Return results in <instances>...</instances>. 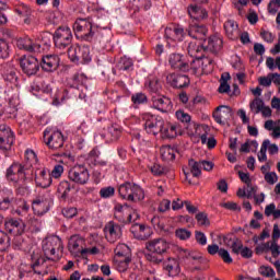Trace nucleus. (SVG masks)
<instances>
[{"instance_id":"1","label":"nucleus","mask_w":280,"mask_h":280,"mask_svg":"<svg viewBox=\"0 0 280 280\" xmlns=\"http://www.w3.org/2000/svg\"><path fill=\"white\" fill-rule=\"evenodd\" d=\"M2 75H3L4 82L10 84L12 89V90L5 91L9 97V104L10 106H12V108H16V106H19L20 104L19 75H16V69L14 68L7 69Z\"/></svg>"},{"instance_id":"2","label":"nucleus","mask_w":280,"mask_h":280,"mask_svg":"<svg viewBox=\"0 0 280 280\" xmlns=\"http://www.w3.org/2000/svg\"><path fill=\"white\" fill-rule=\"evenodd\" d=\"M7 179L13 185H19V183H25L32 178V170L25 167L21 163H13L5 173Z\"/></svg>"},{"instance_id":"3","label":"nucleus","mask_w":280,"mask_h":280,"mask_svg":"<svg viewBox=\"0 0 280 280\" xmlns=\"http://www.w3.org/2000/svg\"><path fill=\"white\" fill-rule=\"evenodd\" d=\"M4 228L8 233L15 236L13 241L15 248H23V237L21 235L25 233V222L22 219H9L4 222Z\"/></svg>"},{"instance_id":"4","label":"nucleus","mask_w":280,"mask_h":280,"mask_svg":"<svg viewBox=\"0 0 280 280\" xmlns=\"http://www.w3.org/2000/svg\"><path fill=\"white\" fill-rule=\"evenodd\" d=\"M62 248V241L58 236H48L43 241V250L45 257L50 259V261L60 260V255L57 254V250Z\"/></svg>"},{"instance_id":"5","label":"nucleus","mask_w":280,"mask_h":280,"mask_svg":"<svg viewBox=\"0 0 280 280\" xmlns=\"http://www.w3.org/2000/svg\"><path fill=\"white\" fill-rule=\"evenodd\" d=\"M187 33L185 28L180 25H170L164 31V38L166 40L167 47H176L177 43L185 40Z\"/></svg>"},{"instance_id":"6","label":"nucleus","mask_w":280,"mask_h":280,"mask_svg":"<svg viewBox=\"0 0 280 280\" xmlns=\"http://www.w3.org/2000/svg\"><path fill=\"white\" fill-rule=\"evenodd\" d=\"M75 36L84 38V40H92L94 36L93 23L89 19H78L73 24Z\"/></svg>"},{"instance_id":"7","label":"nucleus","mask_w":280,"mask_h":280,"mask_svg":"<svg viewBox=\"0 0 280 280\" xmlns=\"http://www.w3.org/2000/svg\"><path fill=\"white\" fill-rule=\"evenodd\" d=\"M142 119L144 121V130L148 135H152L153 137L161 135L163 118L151 114H143Z\"/></svg>"},{"instance_id":"8","label":"nucleus","mask_w":280,"mask_h":280,"mask_svg":"<svg viewBox=\"0 0 280 280\" xmlns=\"http://www.w3.org/2000/svg\"><path fill=\"white\" fill-rule=\"evenodd\" d=\"M190 69L195 75H205L213 71V60L208 57H199L192 60Z\"/></svg>"},{"instance_id":"9","label":"nucleus","mask_w":280,"mask_h":280,"mask_svg":"<svg viewBox=\"0 0 280 280\" xmlns=\"http://www.w3.org/2000/svg\"><path fill=\"white\" fill-rule=\"evenodd\" d=\"M73 34L69 26L59 27L54 34L55 47L57 49H65L68 45H71Z\"/></svg>"},{"instance_id":"10","label":"nucleus","mask_w":280,"mask_h":280,"mask_svg":"<svg viewBox=\"0 0 280 280\" xmlns=\"http://www.w3.org/2000/svg\"><path fill=\"white\" fill-rule=\"evenodd\" d=\"M69 178L77 185H86L89 183V178H91V174L86 166L77 165L69 171Z\"/></svg>"},{"instance_id":"11","label":"nucleus","mask_w":280,"mask_h":280,"mask_svg":"<svg viewBox=\"0 0 280 280\" xmlns=\"http://www.w3.org/2000/svg\"><path fill=\"white\" fill-rule=\"evenodd\" d=\"M50 205H51V198L49 197L48 192H44L37 196L32 202L34 214L45 215V213L49 211Z\"/></svg>"},{"instance_id":"12","label":"nucleus","mask_w":280,"mask_h":280,"mask_svg":"<svg viewBox=\"0 0 280 280\" xmlns=\"http://www.w3.org/2000/svg\"><path fill=\"white\" fill-rule=\"evenodd\" d=\"M20 67L26 75H36L40 66L34 56H23L20 58Z\"/></svg>"},{"instance_id":"13","label":"nucleus","mask_w":280,"mask_h":280,"mask_svg":"<svg viewBox=\"0 0 280 280\" xmlns=\"http://www.w3.org/2000/svg\"><path fill=\"white\" fill-rule=\"evenodd\" d=\"M147 250L153 255H165L170 250V242L163 237L153 238L147 243Z\"/></svg>"},{"instance_id":"14","label":"nucleus","mask_w":280,"mask_h":280,"mask_svg":"<svg viewBox=\"0 0 280 280\" xmlns=\"http://www.w3.org/2000/svg\"><path fill=\"white\" fill-rule=\"evenodd\" d=\"M14 144V131L8 125H0V150H11Z\"/></svg>"},{"instance_id":"15","label":"nucleus","mask_w":280,"mask_h":280,"mask_svg":"<svg viewBox=\"0 0 280 280\" xmlns=\"http://www.w3.org/2000/svg\"><path fill=\"white\" fill-rule=\"evenodd\" d=\"M49 129H46L44 131V139H47V145L51 150H60L62 145H65V137L62 136V132L60 130H55L50 136H49Z\"/></svg>"},{"instance_id":"16","label":"nucleus","mask_w":280,"mask_h":280,"mask_svg":"<svg viewBox=\"0 0 280 280\" xmlns=\"http://www.w3.org/2000/svg\"><path fill=\"white\" fill-rule=\"evenodd\" d=\"M249 110L253 115H261L262 117H272V109L267 106L264 100L256 97L249 103Z\"/></svg>"},{"instance_id":"17","label":"nucleus","mask_w":280,"mask_h":280,"mask_svg":"<svg viewBox=\"0 0 280 280\" xmlns=\"http://www.w3.org/2000/svg\"><path fill=\"white\" fill-rule=\"evenodd\" d=\"M104 232L107 242H110L112 244L117 242V240H119L122 235L121 226L113 221L105 225Z\"/></svg>"},{"instance_id":"18","label":"nucleus","mask_w":280,"mask_h":280,"mask_svg":"<svg viewBox=\"0 0 280 280\" xmlns=\"http://www.w3.org/2000/svg\"><path fill=\"white\" fill-rule=\"evenodd\" d=\"M180 135V127L177 124L163 120L160 136L162 139H176Z\"/></svg>"},{"instance_id":"19","label":"nucleus","mask_w":280,"mask_h":280,"mask_svg":"<svg viewBox=\"0 0 280 280\" xmlns=\"http://www.w3.org/2000/svg\"><path fill=\"white\" fill-rule=\"evenodd\" d=\"M42 69L43 71H47L51 73L60 67V57L58 55H45L42 58Z\"/></svg>"},{"instance_id":"20","label":"nucleus","mask_w":280,"mask_h":280,"mask_svg":"<svg viewBox=\"0 0 280 280\" xmlns=\"http://www.w3.org/2000/svg\"><path fill=\"white\" fill-rule=\"evenodd\" d=\"M16 46L19 49H24V51H31L34 54H40L43 51L42 45L32 40L30 37L18 39Z\"/></svg>"},{"instance_id":"21","label":"nucleus","mask_w":280,"mask_h":280,"mask_svg":"<svg viewBox=\"0 0 280 280\" xmlns=\"http://www.w3.org/2000/svg\"><path fill=\"white\" fill-rule=\"evenodd\" d=\"M132 211V207L127 203H116L114 207V218L121 222L122 224H128V215Z\"/></svg>"},{"instance_id":"22","label":"nucleus","mask_w":280,"mask_h":280,"mask_svg":"<svg viewBox=\"0 0 280 280\" xmlns=\"http://www.w3.org/2000/svg\"><path fill=\"white\" fill-rule=\"evenodd\" d=\"M168 65L172 69H178L179 71H187L189 69V63L185 60V57L176 52L168 56Z\"/></svg>"},{"instance_id":"23","label":"nucleus","mask_w":280,"mask_h":280,"mask_svg":"<svg viewBox=\"0 0 280 280\" xmlns=\"http://www.w3.org/2000/svg\"><path fill=\"white\" fill-rule=\"evenodd\" d=\"M130 232L136 240H149V237H152L153 233L152 228L143 224H133Z\"/></svg>"},{"instance_id":"24","label":"nucleus","mask_w":280,"mask_h":280,"mask_svg":"<svg viewBox=\"0 0 280 280\" xmlns=\"http://www.w3.org/2000/svg\"><path fill=\"white\" fill-rule=\"evenodd\" d=\"M51 173L47 171V168H40L36 172L35 176V183L37 187H42L43 189H46V187H50L52 179H51Z\"/></svg>"},{"instance_id":"25","label":"nucleus","mask_w":280,"mask_h":280,"mask_svg":"<svg viewBox=\"0 0 280 280\" xmlns=\"http://www.w3.org/2000/svg\"><path fill=\"white\" fill-rule=\"evenodd\" d=\"M121 126L117 124H112L106 128L105 132L103 133V137L106 143H113L114 141H117L119 137H121Z\"/></svg>"},{"instance_id":"26","label":"nucleus","mask_w":280,"mask_h":280,"mask_svg":"<svg viewBox=\"0 0 280 280\" xmlns=\"http://www.w3.org/2000/svg\"><path fill=\"white\" fill-rule=\"evenodd\" d=\"M153 107L161 113H170L172 110V101L165 96L155 95L152 97Z\"/></svg>"},{"instance_id":"27","label":"nucleus","mask_w":280,"mask_h":280,"mask_svg":"<svg viewBox=\"0 0 280 280\" xmlns=\"http://www.w3.org/2000/svg\"><path fill=\"white\" fill-rule=\"evenodd\" d=\"M230 117H233V109L226 105L217 107V110L213 113V118L217 124H224Z\"/></svg>"},{"instance_id":"28","label":"nucleus","mask_w":280,"mask_h":280,"mask_svg":"<svg viewBox=\"0 0 280 280\" xmlns=\"http://www.w3.org/2000/svg\"><path fill=\"white\" fill-rule=\"evenodd\" d=\"M203 48L213 54L220 51L222 49V37L218 34L210 36L203 40Z\"/></svg>"},{"instance_id":"29","label":"nucleus","mask_w":280,"mask_h":280,"mask_svg":"<svg viewBox=\"0 0 280 280\" xmlns=\"http://www.w3.org/2000/svg\"><path fill=\"white\" fill-rule=\"evenodd\" d=\"M164 270L168 277H178L180 275V262L176 258H168L164 261Z\"/></svg>"},{"instance_id":"30","label":"nucleus","mask_w":280,"mask_h":280,"mask_svg":"<svg viewBox=\"0 0 280 280\" xmlns=\"http://www.w3.org/2000/svg\"><path fill=\"white\" fill-rule=\"evenodd\" d=\"M207 26L200 24H190L188 28V36L195 40H202L207 35Z\"/></svg>"},{"instance_id":"31","label":"nucleus","mask_w":280,"mask_h":280,"mask_svg":"<svg viewBox=\"0 0 280 280\" xmlns=\"http://www.w3.org/2000/svg\"><path fill=\"white\" fill-rule=\"evenodd\" d=\"M205 51V44H202V42L199 40H192L189 43L188 45V54L191 58H195V60H197V58H200V52Z\"/></svg>"},{"instance_id":"32","label":"nucleus","mask_w":280,"mask_h":280,"mask_svg":"<svg viewBox=\"0 0 280 280\" xmlns=\"http://www.w3.org/2000/svg\"><path fill=\"white\" fill-rule=\"evenodd\" d=\"M188 14L195 21H201V19H207L208 16L207 10L196 4H192L188 8Z\"/></svg>"},{"instance_id":"33","label":"nucleus","mask_w":280,"mask_h":280,"mask_svg":"<svg viewBox=\"0 0 280 280\" xmlns=\"http://www.w3.org/2000/svg\"><path fill=\"white\" fill-rule=\"evenodd\" d=\"M224 30H225V34L226 36L231 39V40H235V38H237V24L235 23V21L230 20L226 21L224 23Z\"/></svg>"},{"instance_id":"34","label":"nucleus","mask_w":280,"mask_h":280,"mask_svg":"<svg viewBox=\"0 0 280 280\" xmlns=\"http://www.w3.org/2000/svg\"><path fill=\"white\" fill-rule=\"evenodd\" d=\"M133 189H135V184L125 183L119 186L118 192H119V196L124 198V200H130V198H132Z\"/></svg>"},{"instance_id":"35","label":"nucleus","mask_w":280,"mask_h":280,"mask_svg":"<svg viewBox=\"0 0 280 280\" xmlns=\"http://www.w3.org/2000/svg\"><path fill=\"white\" fill-rule=\"evenodd\" d=\"M115 257L131 258L132 252L128 245L120 243L115 248Z\"/></svg>"},{"instance_id":"36","label":"nucleus","mask_w":280,"mask_h":280,"mask_svg":"<svg viewBox=\"0 0 280 280\" xmlns=\"http://www.w3.org/2000/svg\"><path fill=\"white\" fill-rule=\"evenodd\" d=\"M82 240L80 236H71L69 240V250L72 255H80V246H82Z\"/></svg>"},{"instance_id":"37","label":"nucleus","mask_w":280,"mask_h":280,"mask_svg":"<svg viewBox=\"0 0 280 280\" xmlns=\"http://www.w3.org/2000/svg\"><path fill=\"white\" fill-rule=\"evenodd\" d=\"M265 215L267 218H273V220H280V208L275 203H269L265 207Z\"/></svg>"},{"instance_id":"38","label":"nucleus","mask_w":280,"mask_h":280,"mask_svg":"<svg viewBox=\"0 0 280 280\" xmlns=\"http://www.w3.org/2000/svg\"><path fill=\"white\" fill-rule=\"evenodd\" d=\"M131 261V258H121V257H117L115 256L114 258V264L116 266V269L118 270V272H126V270H128V266Z\"/></svg>"},{"instance_id":"39","label":"nucleus","mask_w":280,"mask_h":280,"mask_svg":"<svg viewBox=\"0 0 280 280\" xmlns=\"http://www.w3.org/2000/svg\"><path fill=\"white\" fill-rule=\"evenodd\" d=\"M145 192L141 189V187L137 184L133 185V190L131 192V198H129L130 202H141L144 200Z\"/></svg>"},{"instance_id":"40","label":"nucleus","mask_w":280,"mask_h":280,"mask_svg":"<svg viewBox=\"0 0 280 280\" xmlns=\"http://www.w3.org/2000/svg\"><path fill=\"white\" fill-rule=\"evenodd\" d=\"M160 154L163 161H174V159H176V151L172 147H162L160 149Z\"/></svg>"},{"instance_id":"41","label":"nucleus","mask_w":280,"mask_h":280,"mask_svg":"<svg viewBox=\"0 0 280 280\" xmlns=\"http://www.w3.org/2000/svg\"><path fill=\"white\" fill-rule=\"evenodd\" d=\"M12 54V46L5 39H0V59L5 60Z\"/></svg>"},{"instance_id":"42","label":"nucleus","mask_w":280,"mask_h":280,"mask_svg":"<svg viewBox=\"0 0 280 280\" xmlns=\"http://www.w3.org/2000/svg\"><path fill=\"white\" fill-rule=\"evenodd\" d=\"M79 62H82L83 65L91 62V48L89 46L80 47Z\"/></svg>"},{"instance_id":"43","label":"nucleus","mask_w":280,"mask_h":280,"mask_svg":"<svg viewBox=\"0 0 280 280\" xmlns=\"http://www.w3.org/2000/svg\"><path fill=\"white\" fill-rule=\"evenodd\" d=\"M69 100V93L67 90H59L52 101L54 106H60V104H65Z\"/></svg>"},{"instance_id":"44","label":"nucleus","mask_w":280,"mask_h":280,"mask_svg":"<svg viewBox=\"0 0 280 280\" xmlns=\"http://www.w3.org/2000/svg\"><path fill=\"white\" fill-rule=\"evenodd\" d=\"M18 215H20V218H23L25 222H28L31 226H38V220L30 214V206L24 211H19Z\"/></svg>"},{"instance_id":"45","label":"nucleus","mask_w":280,"mask_h":280,"mask_svg":"<svg viewBox=\"0 0 280 280\" xmlns=\"http://www.w3.org/2000/svg\"><path fill=\"white\" fill-rule=\"evenodd\" d=\"M145 88L151 93H159V91H161V89H162V84H161V81L159 79L152 78V79H150L149 81L145 82Z\"/></svg>"},{"instance_id":"46","label":"nucleus","mask_w":280,"mask_h":280,"mask_svg":"<svg viewBox=\"0 0 280 280\" xmlns=\"http://www.w3.org/2000/svg\"><path fill=\"white\" fill-rule=\"evenodd\" d=\"M188 165L190 167V174H192L195 178H198V176L202 174V165L200 161L189 160Z\"/></svg>"},{"instance_id":"47","label":"nucleus","mask_w":280,"mask_h":280,"mask_svg":"<svg viewBox=\"0 0 280 280\" xmlns=\"http://www.w3.org/2000/svg\"><path fill=\"white\" fill-rule=\"evenodd\" d=\"M80 47L78 45H73L68 49V58H70L71 62L79 63L80 62Z\"/></svg>"},{"instance_id":"48","label":"nucleus","mask_w":280,"mask_h":280,"mask_svg":"<svg viewBox=\"0 0 280 280\" xmlns=\"http://www.w3.org/2000/svg\"><path fill=\"white\" fill-rule=\"evenodd\" d=\"M175 237L182 242H187L191 237V231L185 228H179L175 231Z\"/></svg>"},{"instance_id":"49","label":"nucleus","mask_w":280,"mask_h":280,"mask_svg":"<svg viewBox=\"0 0 280 280\" xmlns=\"http://www.w3.org/2000/svg\"><path fill=\"white\" fill-rule=\"evenodd\" d=\"M57 191L61 198H67V196H69V191H71V184H69V182H61Z\"/></svg>"},{"instance_id":"50","label":"nucleus","mask_w":280,"mask_h":280,"mask_svg":"<svg viewBox=\"0 0 280 280\" xmlns=\"http://www.w3.org/2000/svg\"><path fill=\"white\" fill-rule=\"evenodd\" d=\"M118 69L120 71H130L132 69V59L122 57L118 62Z\"/></svg>"},{"instance_id":"51","label":"nucleus","mask_w":280,"mask_h":280,"mask_svg":"<svg viewBox=\"0 0 280 280\" xmlns=\"http://www.w3.org/2000/svg\"><path fill=\"white\" fill-rule=\"evenodd\" d=\"M268 145H270V140H265L261 144L260 151L258 153V161L260 163H264V161H267L268 159L266 155V152H268Z\"/></svg>"},{"instance_id":"52","label":"nucleus","mask_w":280,"mask_h":280,"mask_svg":"<svg viewBox=\"0 0 280 280\" xmlns=\"http://www.w3.org/2000/svg\"><path fill=\"white\" fill-rule=\"evenodd\" d=\"M8 248H10V236L0 231V250H8Z\"/></svg>"},{"instance_id":"53","label":"nucleus","mask_w":280,"mask_h":280,"mask_svg":"<svg viewBox=\"0 0 280 280\" xmlns=\"http://www.w3.org/2000/svg\"><path fill=\"white\" fill-rule=\"evenodd\" d=\"M189 84V78L185 74H178L177 81L174 83V89H183Z\"/></svg>"},{"instance_id":"54","label":"nucleus","mask_w":280,"mask_h":280,"mask_svg":"<svg viewBox=\"0 0 280 280\" xmlns=\"http://www.w3.org/2000/svg\"><path fill=\"white\" fill-rule=\"evenodd\" d=\"M270 250L272 257H279L280 249L279 245L277 244V240H272L271 242H268L267 252Z\"/></svg>"},{"instance_id":"55","label":"nucleus","mask_w":280,"mask_h":280,"mask_svg":"<svg viewBox=\"0 0 280 280\" xmlns=\"http://www.w3.org/2000/svg\"><path fill=\"white\" fill-rule=\"evenodd\" d=\"M65 174V166L62 164H56L50 173L51 178H61Z\"/></svg>"},{"instance_id":"56","label":"nucleus","mask_w":280,"mask_h":280,"mask_svg":"<svg viewBox=\"0 0 280 280\" xmlns=\"http://www.w3.org/2000/svg\"><path fill=\"white\" fill-rule=\"evenodd\" d=\"M260 37L262 38V40H265V43L272 44V43H275V39L277 38V35H275L270 31L262 30L260 32Z\"/></svg>"},{"instance_id":"57","label":"nucleus","mask_w":280,"mask_h":280,"mask_svg":"<svg viewBox=\"0 0 280 280\" xmlns=\"http://www.w3.org/2000/svg\"><path fill=\"white\" fill-rule=\"evenodd\" d=\"M26 161L28 165H36L38 163V158L36 156V153L33 150H26L25 152Z\"/></svg>"},{"instance_id":"58","label":"nucleus","mask_w":280,"mask_h":280,"mask_svg":"<svg viewBox=\"0 0 280 280\" xmlns=\"http://www.w3.org/2000/svg\"><path fill=\"white\" fill-rule=\"evenodd\" d=\"M175 116L178 119V121H182L183 124H189V121H191V116L185 113L184 110H177L175 113Z\"/></svg>"},{"instance_id":"59","label":"nucleus","mask_w":280,"mask_h":280,"mask_svg":"<svg viewBox=\"0 0 280 280\" xmlns=\"http://www.w3.org/2000/svg\"><path fill=\"white\" fill-rule=\"evenodd\" d=\"M280 10V0H270L269 4H268V12L269 14H277V12H279Z\"/></svg>"},{"instance_id":"60","label":"nucleus","mask_w":280,"mask_h":280,"mask_svg":"<svg viewBox=\"0 0 280 280\" xmlns=\"http://www.w3.org/2000/svg\"><path fill=\"white\" fill-rule=\"evenodd\" d=\"M219 257H221L224 264H233V258L231 257V254L224 248H220Z\"/></svg>"},{"instance_id":"61","label":"nucleus","mask_w":280,"mask_h":280,"mask_svg":"<svg viewBox=\"0 0 280 280\" xmlns=\"http://www.w3.org/2000/svg\"><path fill=\"white\" fill-rule=\"evenodd\" d=\"M101 198H113L115 196V188L114 187H105L100 190Z\"/></svg>"},{"instance_id":"62","label":"nucleus","mask_w":280,"mask_h":280,"mask_svg":"<svg viewBox=\"0 0 280 280\" xmlns=\"http://www.w3.org/2000/svg\"><path fill=\"white\" fill-rule=\"evenodd\" d=\"M133 104H145L148 102V96L143 93H137L131 96Z\"/></svg>"},{"instance_id":"63","label":"nucleus","mask_w":280,"mask_h":280,"mask_svg":"<svg viewBox=\"0 0 280 280\" xmlns=\"http://www.w3.org/2000/svg\"><path fill=\"white\" fill-rule=\"evenodd\" d=\"M265 180L268 185H275V183L279 180V176H277V173L275 172H269L265 174Z\"/></svg>"},{"instance_id":"64","label":"nucleus","mask_w":280,"mask_h":280,"mask_svg":"<svg viewBox=\"0 0 280 280\" xmlns=\"http://www.w3.org/2000/svg\"><path fill=\"white\" fill-rule=\"evenodd\" d=\"M259 272L262 277H275V269L271 267L262 266L259 268Z\"/></svg>"}]
</instances>
